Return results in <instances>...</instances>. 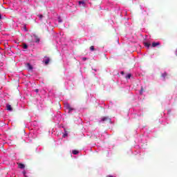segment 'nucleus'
<instances>
[{
  "label": "nucleus",
  "mask_w": 177,
  "mask_h": 177,
  "mask_svg": "<svg viewBox=\"0 0 177 177\" xmlns=\"http://www.w3.org/2000/svg\"><path fill=\"white\" fill-rule=\"evenodd\" d=\"M64 107L68 110V114H73V113H76L77 110L73 107L68 103L64 104Z\"/></svg>",
  "instance_id": "f257e3e1"
},
{
  "label": "nucleus",
  "mask_w": 177,
  "mask_h": 177,
  "mask_svg": "<svg viewBox=\"0 0 177 177\" xmlns=\"http://www.w3.org/2000/svg\"><path fill=\"white\" fill-rule=\"evenodd\" d=\"M106 121H109L110 124H113V122L111 121V118L109 116H105L101 118L100 120H99V123L100 122H106Z\"/></svg>",
  "instance_id": "f03ea898"
},
{
  "label": "nucleus",
  "mask_w": 177,
  "mask_h": 177,
  "mask_svg": "<svg viewBox=\"0 0 177 177\" xmlns=\"http://www.w3.org/2000/svg\"><path fill=\"white\" fill-rule=\"evenodd\" d=\"M32 37L34 38V42H35V44H39V42H41V39H39V37L37 35L33 34Z\"/></svg>",
  "instance_id": "7ed1b4c3"
},
{
  "label": "nucleus",
  "mask_w": 177,
  "mask_h": 177,
  "mask_svg": "<svg viewBox=\"0 0 177 177\" xmlns=\"http://www.w3.org/2000/svg\"><path fill=\"white\" fill-rule=\"evenodd\" d=\"M26 67H27L28 70H30V71H32V70H34V67L30 63H27Z\"/></svg>",
  "instance_id": "20e7f679"
},
{
  "label": "nucleus",
  "mask_w": 177,
  "mask_h": 177,
  "mask_svg": "<svg viewBox=\"0 0 177 177\" xmlns=\"http://www.w3.org/2000/svg\"><path fill=\"white\" fill-rule=\"evenodd\" d=\"M44 64L47 66V64H49V62H50V59L49 57L46 58L45 59L43 60Z\"/></svg>",
  "instance_id": "39448f33"
},
{
  "label": "nucleus",
  "mask_w": 177,
  "mask_h": 177,
  "mask_svg": "<svg viewBox=\"0 0 177 177\" xmlns=\"http://www.w3.org/2000/svg\"><path fill=\"white\" fill-rule=\"evenodd\" d=\"M6 109L8 111H13V108H12V106L10 104H7Z\"/></svg>",
  "instance_id": "423d86ee"
},
{
  "label": "nucleus",
  "mask_w": 177,
  "mask_h": 177,
  "mask_svg": "<svg viewBox=\"0 0 177 177\" xmlns=\"http://www.w3.org/2000/svg\"><path fill=\"white\" fill-rule=\"evenodd\" d=\"M18 167L20 168V169H24V168H26V165H24L23 163H19Z\"/></svg>",
  "instance_id": "0eeeda50"
},
{
  "label": "nucleus",
  "mask_w": 177,
  "mask_h": 177,
  "mask_svg": "<svg viewBox=\"0 0 177 177\" xmlns=\"http://www.w3.org/2000/svg\"><path fill=\"white\" fill-rule=\"evenodd\" d=\"M144 45L146 48L149 49V48H150V46H151V44H150L149 42H144Z\"/></svg>",
  "instance_id": "6e6552de"
},
{
  "label": "nucleus",
  "mask_w": 177,
  "mask_h": 177,
  "mask_svg": "<svg viewBox=\"0 0 177 177\" xmlns=\"http://www.w3.org/2000/svg\"><path fill=\"white\" fill-rule=\"evenodd\" d=\"M160 45V42H153L152 43V48H156V46H158Z\"/></svg>",
  "instance_id": "1a4fd4ad"
},
{
  "label": "nucleus",
  "mask_w": 177,
  "mask_h": 177,
  "mask_svg": "<svg viewBox=\"0 0 177 177\" xmlns=\"http://www.w3.org/2000/svg\"><path fill=\"white\" fill-rule=\"evenodd\" d=\"M132 77V74L129 73L125 76L126 80H131V77Z\"/></svg>",
  "instance_id": "9d476101"
},
{
  "label": "nucleus",
  "mask_w": 177,
  "mask_h": 177,
  "mask_svg": "<svg viewBox=\"0 0 177 177\" xmlns=\"http://www.w3.org/2000/svg\"><path fill=\"white\" fill-rule=\"evenodd\" d=\"M64 133L63 134V138H67V136H68V133L66 131V129H64Z\"/></svg>",
  "instance_id": "9b49d317"
},
{
  "label": "nucleus",
  "mask_w": 177,
  "mask_h": 177,
  "mask_svg": "<svg viewBox=\"0 0 177 177\" xmlns=\"http://www.w3.org/2000/svg\"><path fill=\"white\" fill-rule=\"evenodd\" d=\"M79 153L80 151L75 149L72 151V154H74V156H77V154H78Z\"/></svg>",
  "instance_id": "f8f14e48"
},
{
  "label": "nucleus",
  "mask_w": 177,
  "mask_h": 177,
  "mask_svg": "<svg viewBox=\"0 0 177 177\" xmlns=\"http://www.w3.org/2000/svg\"><path fill=\"white\" fill-rule=\"evenodd\" d=\"M79 5H82V6H85V1L84 0L79 1Z\"/></svg>",
  "instance_id": "ddd939ff"
},
{
  "label": "nucleus",
  "mask_w": 177,
  "mask_h": 177,
  "mask_svg": "<svg viewBox=\"0 0 177 177\" xmlns=\"http://www.w3.org/2000/svg\"><path fill=\"white\" fill-rule=\"evenodd\" d=\"M167 75H168V74L167 73V72H165L164 73H162L161 77L165 79V77H167Z\"/></svg>",
  "instance_id": "4468645a"
},
{
  "label": "nucleus",
  "mask_w": 177,
  "mask_h": 177,
  "mask_svg": "<svg viewBox=\"0 0 177 177\" xmlns=\"http://www.w3.org/2000/svg\"><path fill=\"white\" fill-rule=\"evenodd\" d=\"M23 48H24V49H28V46L27 44H24L23 45Z\"/></svg>",
  "instance_id": "2eb2a0df"
},
{
  "label": "nucleus",
  "mask_w": 177,
  "mask_h": 177,
  "mask_svg": "<svg viewBox=\"0 0 177 177\" xmlns=\"http://www.w3.org/2000/svg\"><path fill=\"white\" fill-rule=\"evenodd\" d=\"M58 23H63V20L60 17H58Z\"/></svg>",
  "instance_id": "dca6fc26"
},
{
  "label": "nucleus",
  "mask_w": 177,
  "mask_h": 177,
  "mask_svg": "<svg viewBox=\"0 0 177 177\" xmlns=\"http://www.w3.org/2000/svg\"><path fill=\"white\" fill-rule=\"evenodd\" d=\"M90 50H91V52H93V50H95V46H91L90 47Z\"/></svg>",
  "instance_id": "f3484780"
},
{
  "label": "nucleus",
  "mask_w": 177,
  "mask_h": 177,
  "mask_svg": "<svg viewBox=\"0 0 177 177\" xmlns=\"http://www.w3.org/2000/svg\"><path fill=\"white\" fill-rule=\"evenodd\" d=\"M38 17H39V20H42V18L44 17V15H38Z\"/></svg>",
  "instance_id": "a211bd4d"
},
{
  "label": "nucleus",
  "mask_w": 177,
  "mask_h": 177,
  "mask_svg": "<svg viewBox=\"0 0 177 177\" xmlns=\"http://www.w3.org/2000/svg\"><path fill=\"white\" fill-rule=\"evenodd\" d=\"M143 94V87H141V89L140 91V95H142Z\"/></svg>",
  "instance_id": "6ab92c4d"
},
{
  "label": "nucleus",
  "mask_w": 177,
  "mask_h": 177,
  "mask_svg": "<svg viewBox=\"0 0 177 177\" xmlns=\"http://www.w3.org/2000/svg\"><path fill=\"white\" fill-rule=\"evenodd\" d=\"M24 30L26 32L28 31V30L27 29V26H24Z\"/></svg>",
  "instance_id": "aec40b11"
},
{
  "label": "nucleus",
  "mask_w": 177,
  "mask_h": 177,
  "mask_svg": "<svg viewBox=\"0 0 177 177\" xmlns=\"http://www.w3.org/2000/svg\"><path fill=\"white\" fill-rule=\"evenodd\" d=\"M82 60H83V62H86V60H88V58L84 57L82 58Z\"/></svg>",
  "instance_id": "412c9836"
},
{
  "label": "nucleus",
  "mask_w": 177,
  "mask_h": 177,
  "mask_svg": "<svg viewBox=\"0 0 177 177\" xmlns=\"http://www.w3.org/2000/svg\"><path fill=\"white\" fill-rule=\"evenodd\" d=\"M120 74H121L122 75H124L125 74V73L124 72V71H120Z\"/></svg>",
  "instance_id": "4be33fe9"
},
{
  "label": "nucleus",
  "mask_w": 177,
  "mask_h": 177,
  "mask_svg": "<svg viewBox=\"0 0 177 177\" xmlns=\"http://www.w3.org/2000/svg\"><path fill=\"white\" fill-rule=\"evenodd\" d=\"M35 92H36V93H38L39 92V89H38V88L35 89Z\"/></svg>",
  "instance_id": "5701e85b"
},
{
  "label": "nucleus",
  "mask_w": 177,
  "mask_h": 177,
  "mask_svg": "<svg viewBox=\"0 0 177 177\" xmlns=\"http://www.w3.org/2000/svg\"><path fill=\"white\" fill-rule=\"evenodd\" d=\"M26 174H27V173L26 172V171H23V174H24V176H27L26 175Z\"/></svg>",
  "instance_id": "b1692460"
},
{
  "label": "nucleus",
  "mask_w": 177,
  "mask_h": 177,
  "mask_svg": "<svg viewBox=\"0 0 177 177\" xmlns=\"http://www.w3.org/2000/svg\"><path fill=\"white\" fill-rule=\"evenodd\" d=\"M0 20H2V15L0 14Z\"/></svg>",
  "instance_id": "393cba45"
},
{
  "label": "nucleus",
  "mask_w": 177,
  "mask_h": 177,
  "mask_svg": "<svg viewBox=\"0 0 177 177\" xmlns=\"http://www.w3.org/2000/svg\"><path fill=\"white\" fill-rule=\"evenodd\" d=\"M106 177H114V176H111V175H108V176H106Z\"/></svg>",
  "instance_id": "a878e982"
},
{
  "label": "nucleus",
  "mask_w": 177,
  "mask_h": 177,
  "mask_svg": "<svg viewBox=\"0 0 177 177\" xmlns=\"http://www.w3.org/2000/svg\"><path fill=\"white\" fill-rule=\"evenodd\" d=\"M94 71H97V69H93Z\"/></svg>",
  "instance_id": "bb28decb"
}]
</instances>
